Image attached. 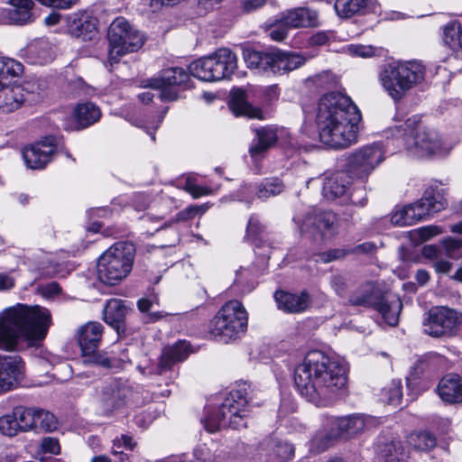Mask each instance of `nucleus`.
Returning a JSON list of instances; mask_svg holds the SVG:
<instances>
[{
  "instance_id": "obj_1",
  "label": "nucleus",
  "mask_w": 462,
  "mask_h": 462,
  "mask_svg": "<svg viewBox=\"0 0 462 462\" xmlns=\"http://www.w3.org/2000/svg\"><path fill=\"white\" fill-rule=\"evenodd\" d=\"M346 369L319 350L310 351L294 370V383L301 396L316 406H328L344 392Z\"/></svg>"
},
{
  "instance_id": "obj_2",
  "label": "nucleus",
  "mask_w": 462,
  "mask_h": 462,
  "mask_svg": "<svg viewBox=\"0 0 462 462\" xmlns=\"http://www.w3.org/2000/svg\"><path fill=\"white\" fill-rule=\"evenodd\" d=\"M362 116L352 99L341 92L324 94L319 100L316 125L319 140L333 149H345L357 142Z\"/></svg>"
},
{
  "instance_id": "obj_3",
  "label": "nucleus",
  "mask_w": 462,
  "mask_h": 462,
  "mask_svg": "<svg viewBox=\"0 0 462 462\" xmlns=\"http://www.w3.org/2000/svg\"><path fill=\"white\" fill-rule=\"evenodd\" d=\"M51 323L50 311L40 306L18 303L0 313V349L15 350L21 341L42 340Z\"/></svg>"
},
{
  "instance_id": "obj_4",
  "label": "nucleus",
  "mask_w": 462,
  "mask_h": 462,
  "mask_svg": "<svg viewBox=\"0 0 462 462\" xmlns=\"http://www.w3.org/2000/svg\"><path fill=\"white\" fill-rule=\"evenodd\" d=\"M385 135L387 139L402 142L404 149L416 157L446 153L439 133L424 125L418 116H412L402 124L390 127Z\"/></svg>"
},
{
  "instance_id": "obj_5",
  "label": "nucleus",
  "mask_w": 462,
  "mask_h": 462,
  "mask_svg": "<svg viewBox=\"0 0 462 462\" xmlns=\"http://www.w3.org/2000/svg\"><path fill=\"white\" fill-rule=\"evenodd\" d=\"M250 388V383H240L229 392L220 406L208 409L202 420L205 429L214 433L226 427L235 430L246 428Z\"/></svg>"
},
{
  "instance_id": "obj_6",
  "label": "nucleus",
  "mask_w": 462,
  "mask_h": 462,
  "mask_svg": "<svg viewBox=\"0 0 462 462\" xmlns=\"http://www.w3.org/2000/svg\"><path fill=\"white\" fill-rule=\"evenodd\" d=\"M100 413L107 418L124 416L140 404V394L126 381L111 379L97 387Z\"/></svg>"
},
{
  "instance_id": "obj_7",
  "label": "nucleus",
  "mask_w": 462,
  "mask_h": 462,
  "mask_svg": "<svg viewBox=\"0 0 462 462\" xmlns=\"http://www.w3.org/2000/svg\"><path fill=\"white\" fill-rule=\"evenodd\" d=\"M424 76L425 68L420 61H393L383 67L380 80L387 94L394 101H400Z\"/></svg>"
},
{
  "instance_id": "obj_8",
  "label": "nucleus",
  "mask_w": 462,
  "mask_h": 462,
  "mask_svg": "<svg viewBox=\"0 0 462 462\" xmlns=\"http://www.w3.org/2000/svg\"><path fill=\"white\" fill-rule=\"evenodd\" d=\"M135 258V246L129 242H117L106 249L97 259L98 280L107 285H116L132 272Z\"/></svg>"
},
{
  "instance_id": "obj_9",
  "label": "nucleus",
  "mask_w": 462,
  "mask_h": 462,
  "mask_svg": "<svg viewBox=\"0 0 462 462\" xmlns=\"http://www.w3.org/2000/svg\"><path fill=\"white\" fill-rule=\"evenodd\" d=\"M348 304L373 308L390 326H396L402 309L401 300L393 294H382L372 282L361 284L348 297Z\"/></svg>"
},
{
  "instance_id": "obj_10",
  "label": "nucleus",
  "mask_w": 462,
  "mask_h": 462,
  "mask_svg": "<svg viewBox=\"0 0 462 462\" xmlns=\"http://www.w3.org/2000/svg\"><path fill=\"white\" fill-rule=\"evenodd\" d=\"M248 315L238 300L224 304L210 320L208 329L215 339L228 343L240 337L247 329Z\"/></svg>"
},
{
  "instance_id": "obj_11",
  "label": "nucleus",
  "mask_w": 462,
  "mask_h": 462,
  "mask_svg": "<svg viewBox=\"0 0 462 462\" xmlns=\"http://www.w3.org/2000/svg\"><path fill=\"white\" fill-rule=\"evenodd\" d=\"M108 60L110 64L132 52L137 51L144 44V35L133 26L125 17H116L110 24L107 32Z\"/></svg>"
},
{
  "instance_id": "obj_12",
  "label": "nucleus",
  "mask_w": 462,
  "mask_h": 462,
  "mask_svg": "<svg viewBox=\"0 0 462 462\" xmlns=\"http://www.w3.org/2000/svg\"><path fill=\"white\" fill-rule=\"evenodd\" d=\"M237 67V57L228 48H220L212 55L198 59L189 65V74L203 81L230 77Z\"/></svg>"
},
{
  "instance_id": "obj_13",
  "label": "nucleus",
  "mask_w": 462,
  "mask_h": 462,
  "mask_svg": "<svg viewBox=\"0 0 462 462\" xmlns=\"http://www.w3.org/2000/svg\"><path fill=\"white\" fill-rule=\"evenodd\" d=\"M104 327L97 321H89L79 328L77 340L81 350L83 363L93 365L105 369H113L119 366L116 357H110L106 353L97 351Z\"/></svg>"
},
{
  "instance_id": "obj_14",
  "label": "nucleus",
  "mask_w": 462,
  "mask_h": 462,
  "mask_svg": "<svg viewBox=\"0 0 462 462\" xmlns=\"http://www.w3.org/2000/svg\"><path fill=\"white\" fill-rule=\"evenodd\" d=\"M384 159L383 145L381 143H373L346 156V171L352 178L366 180Z\"/></svg>"
},
{
  "instance_id": "obj_15",
  "label": "nucleus",
  "mask_w": 462,
  "mask_h": 462,
  "mask_svg": "<svg viewBox=\"0 0 462 462\" xmlns=\"http://www.w3.org/2000/svg\"><path fill=\"white\" fill-rule=\"evenodd\" d=\"M458 322L456 310L443 306L433 307L423 319V332L432 337H450L455 333Z\"/></svg>"
},
{
  "instance_id": "obj_16",
  "label": "nucleus",
  "mask_w": 462,
  "mask_h": 462,
  "mask_svg": "<svg viewBox=\"0 0 462 462\" xmlns=\"http://www.w3.org/2000/svg\"><path fill=\"white\" fill-rule=\"evenodd\" d=\"M189 71L180 67L165 69L160 77L149 79L148 87L159 90V97L162 101H173L178 98L175 87L189 86Z\"/></svg>"
},
{
  "instance_id": "obj_17",
  "label": "nucleus",
  "mask_w": 462,
  "mask_h": 462,
  "mask_svg": "<svg viewBox=\"0 0 462 462\" xmlns=\"http://www.w3.org/2000/svg\"><path fill=\"white\" fill-rule=\"evenodd\" d=\"M294 222L298 225L301 234L310 233L312 236L320 235L323 238L328 233H332L336 222V216L330 211L310 209L304 217L295 216Z\"/></svg>"
},
{
  "instance_id": "obj_18",
  "label": "nucleus",
  "mask_w": 462,
  "mask_h": 462,
  "mask_svg": "<svg viewBox=\"0 0 462 462\" xmlns=\"http://www.w3.org/2000/svg\"><path fill=\"white\" fill-rule=\"evenodd\" d=\"M24 376V363L19 356L0 355V393L16 388Z\"/></svg>"
},
{
  "instance_id": "obj_19",
  "label": "nucleus",
  "mask_w": 462,
  "mask_h": 462,
  "mask_svg": "<svg viewBox=\"0 0 462 462\" xmlns=\"http://www.w3.org/2000/svg\"><path fill=\"white\" fill-rule=\"evenodd\" d=\"M324 425L332 427V435L338 438H352L365 428V418L362 414L335 417L324 415Z\"/></svg>"
},
{
  "instance_id": "obj_20",
  "label": "nucleus",
  "mask_w": 462,
  "mask_h": 462,
  "mask_svg": "<svg viewBox=\"0 0 462 462\" xmlns=\"http://www.w3.org/2000/svg\"><path fill=\"white\" fill-rule=\"evenodd\" d=\"M69 33L82 41H91L97 33V20L88 12H78L67 16Z\"/></svg>"
},
{
  "instance_id": "obj_21",
  "label": "nucleus",
  "mask_w": 462,
  "mask_h": 462,
  "mask_svg": "<svg viewBox=\"0 0 462 462\" xmlns=\"http://www.w3.org/2000/svg\"><path fill=\"white\" fill-rule=\"evenodd\" d=\"M55 55V46L44 38L32 41L20 51V57L32 65L48 64L54 60Z\"/></svg>"
},
{
  "instance_id": "obj_22",
  "label": "nucleus",
  "mask_w": 462,
  "mask_h": 462,
  "mask_svg": "<svg viewBox=\"0 0 462 462\" xmlns=\"http://www.w3.org/2000/svg\"><path fill=\"white\" fill-rule=\"evenodd\" d=\"M55 151L51 138L31 144L23 150V157L28 168L43 169L51 161Z\"/></svg>"
},
{
  "instance_id": "obj_23",
  "label": "nucleus",
  "mask_w": 462,
  "mask_h": 462,
  "mask_svg": "<svg viewBox=\"0 0 462 462\" xmlns=\"http://www.w3.org/2000/svg\"><path fill=\"white\" fill-rule=\"evenodd\" d=\"M283 130L274 126H265L255 129L256 139H254L250 147L249 154L254 162H260L277 142Z\"/></svg>"
},
{
  "instance_id": "obj_24",
  "label": "nucleus",
  "mask_w": 462,
  "mask_h": 462,
  "mask_svg": "<svg viewBox=\"0 0 462 462\" xmlns=\"http://www.w3.org/2000/svg\"><path fill=\"white\" fill-rule=\"evenodd\" d=\"M274 300L279 310L286 313H301L308 310L311 303V298L307 291L300 292H290L287 291H276Z\"/></svg>"
},
{
  "instance_id": "obj_25",
  "label": "nucleus",
  "mask_w": 462,
  "mask_h": 462,
  "mask_svg": "<svg viewBox=\"0 0 462 462\" xmlns=\"http://www.w3.org/2000/svg\"><path fill=\"white\" fill-rule=\"evenodd\" d=\"M376 0H336L334 9L341 18H350L356 14L376 13L379 10Z\"/></svg>"
},
{
  "instance_id": "obj_26",
  "label": "nucleus",
  "mask_w": 462,
  "mask_h": 462,
  "mask_svg": "<svg viewBox=\"0 0 462 462\" xmlns=\"http://www.w3.org/2000/svg\"><path fill=\"white\" fill-rule=\"evenodd\" d=\"M9 5L10 7L4 10V15L9 23L23 25L34 21L33 0H10Z\"/></svg>"
},
{
  "instance_id": "obj_27",
  "label": "nucleus",
  "mask_w": 462,
  "mask_h": 462,
  "mask_svg": "<svg viewBox=\"0 0 462 462\" xmlns=\"http://www.w3.org/2000/svg\"><path fill=\"white\" fill-rule=\"evenodd\" d=\"M445 195V189L439 185L430 186L425 189L421 199L415 202L416 206H420L427 211L425 219L447 207L448 201Z\"/></svg>"
},
{
  "instance_id": "obj_28",
  "label": "nucleus",
  "mask_w": 462,
  "mask_h": 462,
  "mask_svg": "<svg viewBox=\"0 0 462 462\" xmlns=\"http://www.w3.org/2000/svg\"><path fill=\"white\" fill-rule=\"evenodd\" d=\"M25 92L20 85L10 86L5 82L0 88V113L9 114L19 109L24 103Z\"/></svg>"
},
{
  "instance_id": "obj_29",
  "label": "nucleus",
  "mask_w": 462,
  "mask_h": 462,
  "mask_svg": "<svg viewBox=\"0 0 462 462\" xmlns=\"http://www.w3.org/2000/svg\"><path fill=\"white\" fill-rule=\"evenodd\" d=\"M351 176L344 171H337L324 180L322 194L328 200H335L346 196Z\"/></svg>"
},
{
  "instance_id": "obj_30",
  "label": "nucleus",
  "mask_w": 462,
  "mask_h": 462,
  "mask_svg": "<svg viewBox=\"0 0 462 462\" xmlns=\"http://www.w3.org/2000/svg\"><path fill=\"white\" fill-rule=\"evenodd\" d=\"M281 20L290 28L313 27L318 25V14L314 10L299 7L283 13Z\"/></svg>"
},
{
  "instance_id": "obj_31",
  "label": "nucleus",
  "mask_w": 462,
  "mask_h": 462,
  "mask_svg": "<svg viewBox=\"0 0 462 462\" xmlns=\"http://www.w3.org/2000/svg\"><path fill=\"white\" fill-rule=\"evenodd\" d=\"M438 393L446 402H462V378L456 374L444 376L438 384Z\"/></svg>"
},
{
  "instance_id": "obj_32",
  "label": "nucleus",
  "mask_w": 462,
  "mask_h": 462,
  "mask_svg": "<svg viewBox=\"0 0 462 462\" xmlns=\"http://www.w3.org/2000/svg\"><path fill=\"white\" fill-rule=\"evenodd\" d=\"M271 74H284L302 66L306 60L300 54L273 50Z\"/></svg>"
},
{
  "instance_id": "obj_33",
  "label": "nucleus",
  "mask_w": 462,
  "mask_h": 462,
  "mask_svg": "<svg viewBox=\"0 0 462 462\" xmlns=\"http://www.w3.org/2000/svg\"><path fill=\"white\" fill-rule=\"evenodd\" d=\"M127 313L128 309L124 300L120 299H110L104 308V320L119 332L120 329L124 330L125 319Z\"/></svg>"
},
{
  "instance_id": "obj_34",
  "label": "nucleus",
  "mask_w": 462,
  "mask_h": 462,
  "mask_svg": "<svg viewBox=\"0 0 462 462\" xmlns=\"http://www.w3.org/2000/svg\"><path fill=\"white\" fill-rule=\"evenodd\" d=\"M72 116L77 124V129L80 130L97 123L101 117V111L96 104L84 102L74 107Z\"/></svg>"
},
{
  "instance_id": "obj_35",
  "label": "nucleus",
  "mask_w": 462,
  "mask_h": 462,
  "mask_svg": "<svg viewBox=\"0 0 462 462\" xmlns=\"http://www.w3.org/2000/svg\"><path fill=\"white\" fill-rule=\"evenodd\" d=\"M273 50L256 51L254 49L244 50L243 55L247 67L259 72L271 74Z\"/></svg>"
},
{
  "instance_id": "obj_36",
  "label": "nucleus",
  "mask_w": 462,
  "mask_h": 462,
  "mask_svg": "<svg viewBox=\"0 0 462 462\" xmlns=\"http://www.w3.org/2000/svg\"><path fill=\"white\" fill-rule=\"evenodd\" d=\"M228 106L236 116L259 118L262 114L260 109L247 102L245 91L239 88L232 90Z\"/></svg>"
},
{
  "instance_id": "obj_37",
  "label": "nucleus",
  "mask_w": 462,
  "mask_h": 462,
  "mask_svg": "<svg viewBox=\"0 0 462 462\" xmlns=\"http://www.w3.org/2000/svg\"><path fill=\"white\" fill-rule=\"evenodd\" d=\"M189 354V344L186 341H179L171 346L165 347L159 364L160 373L170 369L176 362L185 360Z\"/></svg>"
},
{
  "instance_id": "obj_38",
  "label": "nucleus",
  "mask_w": 462,
  "mask_h": 462,
  "mask_svg": "<svg viewBox=\"0 0 462 462\" xmlns=\"http://www.w3.org/2000/svg\"><path fill=\"white\" fill-rule=\"evenodd\" d=\"M425 212L427 211L423 208H420V206H416L413 203L395 211L391 216L390 220L394 226H411L418 221L425 220Z\"/></svg>"
},
{
  "instance_id": "obj_39",
  "label": "nucleus",
  "mask_w": 462,
  "mask_h": 462,
  "mask_svg": "<svg viewBox=\"0 0 462 462\" xmlns=\"http://www.w3.org/2000/svg\"><path fill=\"white\" fill-rule=\"evenodd\" d=\"M444 43L453 51L456 59H462V26L458 22H451L444 28Z\"/></svg>"
},
{
  "instance_id": "obj_40",
  "label": "nucleus",
  "mask_w": 462,
  "mask_h": 462,
  "mask_svg": "<svg viewBox=\"0 0 462 462\" xmlns=\"http://www.w3.org/2000/svg\"><path fill=\"white\" fill-rule=\"evenodd\" d=\"M284 189L282 180L278 177L264 178L254 188L255 195L263 200L281 194Z\"/></svg>"
},
{
  "instance_id": "obj_41",
  "label": "nucleus",
  "mask_w": 462,
  "mask_h": 462,
  "mask_svg": "<svg viewBox=\"0 0 462 462\" xmlns=\"http://www.w3.org/2000/svg\"><path fill=\"white\" fill-rule=\"evenodd\" d=\"M407 443L415 450L429 451L437 445V439L429 431H418L409 435Z\"/></svg>"
},
{
  "instance_id": "obj_42",
  "label": "nucleus",
  "mask_w": 462,
  "mask_h": 462,
  "mask_svg": "<svg viewBox=\"0 0 462 462\" xmlns=\"http://www.w3.org/2000/svg\"><path fill=\"white\" fill-rule=\"evenodd\" d=\"M21 431L35 429L37 409L17 406L13 410Z\"/></svg>"
},
{
  "instance_id": "obj_43",
  "label": "nucleus",
  "mask_w": 462,
  "mask_h": 462,
  "mask_svg": "<svg viewBox=\"0 0 462 462\" xmlns=\"http://www.w3.org/2000/svg\"><path fill=\"white\" fill-rule=\"evenodd\" d=\"M323 429L316 432L311 439V448L317 452H323L330 447L332 442L338 439L332 435V427L324 425V415L322 416Z\"/></svg>"
},
{
  "instance_id": "obj_44",
  "label": "nucleus",
  "mask_w": 462,
  "mask_h": 462,
  "mask_svg": "<svg viewBox=\"0 0 462 462\" xmlns=\"http://www.w3.org/2000/svg\"><path fill=\"white\" fill-rule=\"evenodd\" d=\"M256 286V282L252 277L248 270L236 272V279L231 286V290L237 294L245 295L251 292Z\"/></svg>"
},
{
  "instance_id": "obj_45",
  "label": "nucleus",
  "mask_w": 462,
  "mask_h": 462,
  "mask_svg": "<svg viewBox=\"0 0 462 462\" xmlns=\"http://www.w3.org/2000/svg\"><path fill=\"white\" fill-rule=\"evenodd\" d=\"M265 227L255 215H252L248 220L245 239L256 246L264 238Z\"/></svg>"
},
{
  "instance_id": "obj_46",
  "label": "nucleus",
  "mask_w": 462,
  "mask_h": 462,
  "mask_svg": "<svg viewBox=\"0 0 462 462\" xmlns=\"http://www.w3.org/2000/svg\"><path fill=\"white\" fill-rule=\"evenodd\" d=\"M382 398L388 404L397 406L402 398V385L400 379H393L382 390Z\"/></svg>"
},
{
  "instance_id": "obj_47",
  "label": "nucleus",
  "mask_w": 462,
  "mask_h": 462,
  "mask_svg": "<svg viewBox=\"0 0 462 462\" xmlns=\"http://www.w3.org/2000/svg\"><path fill=\"white\" fill-rule=\"evenodd\" d=\"M382 456L385 462H404L408 458V454L400 442L385 444L382 450Z\"/></svg>"
},
{
  "instance_id": "obj_48",
  "label": "nucleus",
  "mask_w": 462,
  "mask_h": 462,
  "mask_svg": "<svg viewBox=\"0 0 462 462\" xmlns=\"http://www.w3.org/2000/svg\"><path fill=\"white\" fill-rule=\"evenodd\" d=\"M37 421L35 429L45 431H52L57 428V420L55 416L44 410H37Z\"/></svg>"
},
{
  "instance_id": "obj_49",
  "label": "nucleus",
  "mask_w": 462,
  "mask_h": 462,
  "mask_svg": "<svg viewBox=\"0 0 462 462\" xmlns=\"http://www.w3.org/2000/svg\"><path fill=\"white\" fill-rule=\"evenodd\" d=\"M21 430L14 412L0 418V432L2 434L14 437Z\"/></svg>"
},
{
  "instance_id": "obj_50",
  "label": "nucleus",
  "mask_w": 462,
  "mask_h": 462,
  "mask_svg": "<svg viewBox=\"0 0 462 462\" xmlns=\"http://www.w3.org/2000/svg\"><path fill=\"white\" fill-rule=\"evenodd\" d=\"M272 446L274 455L281 461H287L294 457V448L287 441L278 440L272 444Z\"/></svg>"
},
{
  "instance_id": "obj_51",
  "label": "nucleus",
  "mask_w": 462,
  "mask_h": 462,
  "mask_svg": "<svg viewBox=\"0 0 462 462\" xmlns=\"http://www.w3.org/2000/svg\"><path fill=\"white\" fill-rule=\"evenodd\" d=\"M330 285L334 291L341 298L347 294L348 280L341 274H334L330 278Z\"/></svg>"
},
{
  "instance_id": "obj_52",
  "label": "nucleus",
  "mask_w": 462,
  "mask_h": 462,
  "mask_svg": "<svg viewBox=\"0 0 462 462\" xmlns=\"http://www.w3.org/2000/svg\"><path fill=\"white\" fill-rule=\"evenodd\" d=\"M184 189L189 192L194 199H198L211 193V190L208 188L198 185L191 180H186Z\"/></svg>"
},
{
  "instance_id": "obj_53",
  "label": "nucleus",
  "mask_w": 462,
  "mask_h": 462,
  "mask_svg": "<svg viewBox=\"0 0 462 462\" xmlns=\"http://www.w3.org/2000/svg\"><path fill=\"white\" fill-rule=\"evenodd\" d=\"M440 246L445 250L448 256H452L458 249L462 247V238L448 236L441 240Z\"/></svg>"
},
{
  "instance_id": "obj_54",
  "label": "nucleus",
  "mask_w": 462,
  "mask_h": 462,
  "mask_svg": "<svg viewBox=\"0 0 462 462\" xmlns=\"http://www.w3.org/2000/svg\"><path fill=\"white\" fill-rule=\"evenodd\" d=\"M349 254L348 250L336 248V249H330L327 252H324L319 255V261H321L324 263H328L330 262H333L337 259H341L346 254Z\"/></svg>"
},
{
  "instance_id": "obj_55",
  "label": "nucleus",
  "mask_w": 462,
  "mask_h": 462,
  "mask_svg": "<svg viewBox=\"0 0 462 462\" xmlns=\"http://www.w3.org/2000/svg\"><path fill=\"white\" fill-rule=\"evenodd\" d=\"M43 452L51 454H59L60 446L57 439L51 437L43 438L41 444Z\"/></svg>"
},
{
  "instance_id": "obj_56",
  "label": "nucleus",
  "mask_w": 462,
  "mask_h": 462,
  "mask_svg": "<svg viewBox=\"0 0 462 462\" xmlns=\"http://www.w3.org/2000/svg\"><path fill=\"white\" fill-rule=\"evenodd\" d=\"M349 201L356 206L363 207L366 204V193L365 189H355L347 195Z\"/></svg>"
},
{
  "instance_id": "obj_57",
  "label": "nucleus",
  "mask_w": 462,
  "mask_h": 462,
  "mask_svg": "<svg viewBox=\"0 0 462 462\" xmlns=\"http://www.w3.org/2000/svg\"><path fill=\"white\" fill-rule=\"evenodd\" d=\"M349 51L351 53L362 58L372 57L375 53V48L371 45H351Z\"/></svg>"
},
{
  "instance_id": "obj_58",
  "label": "nucleus",
  "mask_w": 462,
  "mask_h": 462,
  "mask_svg": "<svg viewBox=\"0 0 462 462\" xmlns=\"http://www.w3.org/2000/svg\"><path fill=\"white\" fill-rule=\"evenodd\" d=\"M431 266L438 274H449L453 264L451 262L441 257L440 259H437L436 261L432 262Z\"/></svg>"
},
{
  "instance_id": "obj_59",
  "label": "nucleus",
  "mask_w": 462,
  "mask_h": 462,
  "mask_svg": "<svg viewBox=\"0 0 462 462\" xmlns=\"http://www.w3.org/2000/svg\"><path fill=\"white\" fill-rule=\"evenodd\" d=\"M158 297L155 294H151L146 298H142L138 300L137 306L140 311L148 312L154 304H158Z\"/></svg>"
},
{
  "instance_id": "obj_60",
  "label": "nucleus",
  "mask_w": 462,
  "mask_h": 462,
  "mask_svg": "<svg viewBox=\"0 0 462 462\" xmlns=\"http://www.w3.org/2000/svg\"><path fill=\"white\" fill-rule=\"evenodd\" d=\"M287 26L282 23V25H277L270 29V37L276 42H282L287 38L288 30Z\"/></svg>"
},
{
  "instance_id": "obj_61",
  "label": "nucleus",
  "mask_w": 462,
  "mask_h": 462,
  "mask_svg": "<svg viewBox=\"0 0 462 462\" xmlns=\"http://www.w3.org/2000/svg\"><path fill=\"white\" fill-rule=\"evenodd\" d=\"M422 254L424 257L436 261L437 259L441 258V250L439 246L429 245H425L422 249Z\"/></svg>"
},
{
  "instance_id": "obj_62",
  "label": "nucleus",
  "mask_w": 462,
  "mask_h": 462,
  "mask_svg": "<svg viewBox=\"0 0 462 462\" xmlns=\"http://www.w3.org/2000/svg\"><path fill=\"white\" fill-rule=\"evenodd\" d=\"M376 245L373 242H365L354 247L349 254H369L374 252Z\"/></svg>"
},
{
  "instance_id": "obj_63",
  "label": "nucleus",
  "mask_w": 462,
  "mask_h": 462,
  "mask_svg": "<svg viewBox=\"0 0 462 462\" xmlns=\"http://www.w3.org/2000/svg\"><path fill=\"white\" fill-rule=\"evenodd\" d=\"M102 227H103V224L101 222L93 221L90 224V226H88V229L95 233L101 232L106 236H113L118 233L114 228H106V229L102 230Z\"/></svg>"
},
{
  "instance_id": "obj_64",
  "label": "nucleus",
  "mask_w": 462,
  "mask_h": 462,
  "mask_svg": "<svg viewBox=\"0 0 462 462\" xmlns=\"http://www.w3.org/2000/svg\"><path fill=\"white\" fill-rule=\"evenodd\" d=\"M121 440H115L112 448V454L116 457V462H124L127 459L128 456L121 450Z\"/></svg>"
}]
</instances>
